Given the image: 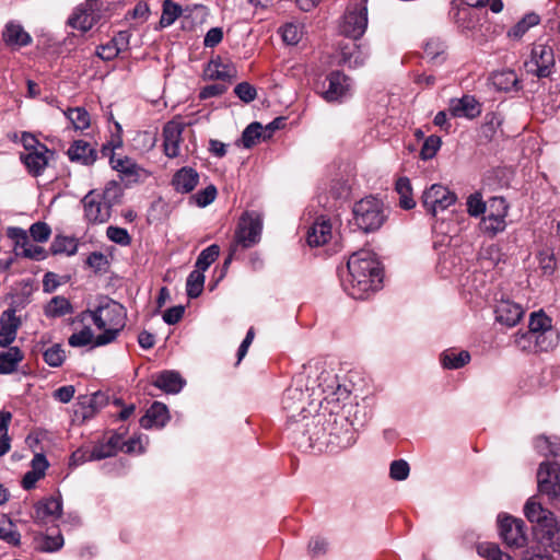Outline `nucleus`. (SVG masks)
Listing matches in <instances>:
<instances>
[{
  "instance_id": "40",
  "label": "nucleus",
  "mask_w": 560,
  "mask_h": 560,
  "mask_svg": "<svg viewBox=\"0 0 560 560\" xmlns=\"http://www.w3.org/2000/svg\"><path fill=\"white\" fill-rule=\"evenodd\" d=\"M73 312L72 305L65 296H54L46 306V315L50 317H60Z\"/></svg>"
},
{
  "instance_id": "6",
  "label": "nucleus",
  "mask_w": 560,
  "mask_h": 560,
  "mask_svg": "<svg viewBox=\"0 0 560 560\" xmlns=\"http://www.w3.org/2000/svg\"><path fill=\"white\" fill-rule=\"evenodd\" d=\"M524 67L528 74L539 79L549 78L556 68L553 48L547 44H535Z\"/></svg>"
},
{
  "instance_id": "22",
  "label": "nucleus",
  "mask_w": 560,
  "mask_h": 560,
  "mask_svg": "<svg viewBox=\"0 0 560 560\" xmlns=\"http://www.w3.org/2000/svg\"><path fill=\"white\" fill-rule=\"evenodd\" d=\"M96 10L97 5H93V10H91L86 2L85 5H80L73 11L72 15L68 20V24L72 28L85 33L90 31L100 19Z\"/></svg>"
},
{
  "instance_id": "64",
  "label": "nucleus",
  "mask_w": 560,
  "mask_h": 560,
  "mask_svg": "<svg viewBox=\"0 0 560 560\" xmlns=\"http://www.w3.org/2000/svg\"><path fill=\"white\" fill-rule=\"evenodd\" d=\"M22 247H23L22 255L26 258L40 260L46 257L45 249L38 245L28 244V242H27L26 245H22Z\"/></svg>"
},
{
  "instance_id": "45",
  "label": "nucleus",
  "mask_w": 560,
  "mask_h": 560,
  "mask_svg": "<svg viewBox=\"0 0 560 560\" xmlns=\"http://www.w3.org/2000/svg\"><path fill=\"white\" fill-rule=\"evenodd\" d=\"M44 361L51 368H59L66 360V352L60 343H55L43 351Z\"/></svg>"
},
{
  "instance_id": "63",
  "label": "nucleus",
  "mask_w": 560,
  "mask_h": 560,
  "mask_svg": "<svg viewBox=\"0 0 560 560\" xmlns=\"http://www.w3.org/2000/svg\"><path fill=\"white\" fill-rule=\"evenodd\" d=\"M184 312V306H173L164 312L163 319L168 325H175L182 319Z\"/></svg>"
},
{
  "instance_id": "41",
  "label": "nucleus",
  "mask_w": 560,
  "mask_h": 560,
  "mask_svg": "<svg viewBox=\"0 0 560 560\" xmlns=\"http://www.w3.org/2000/svg\"><path fill=\"white\" fill-rule=\"evenodd\" d=\"M304 25L302 23H285L282 27V42L288 45H298L304 37Z\"/></svg>"
},
{
  "instance_id": "18",
  "label": "nucleus",
  "mask_w": 560,
  "mask_h": 560,
  "mask_svg": "<svg viewBox=\"0 0 560 560\" xmlns=\"http://www.w3.org/2000/svg\"><path fill=\"white\" fill-rule=\"evenodd\" d=\"M524 514L530 523H536V534L544 529V525L556 520L552 512L545 509L536 497L529 498L524 505Z\"/></svg>"
},
{
  "instance_id": "12",
  "label": "nucleus",
  "mask_w": 560,
  "mask_h": 560,
  "mask_svg": "<svg viewBox=\"0 0 560 560\" xmlns=\"http://www.w3.org/2000/svg\"><path fill=\"white\" fill-rule=\"evenodd\" d=\"M538 491L550 501H560V466L557 463H541L537 471Z\"/></svg>"
},
{
  "instance_id": "32",
  "label": "nucleus",
  "mask_w": 560,
  "mask_h": 560,
  "mask_svg": "<svg viewBox=\"0 0 560 560\" xmlns=\"http://www.w3.org/2000/svg\"><path fill=\"white\" fill-rule=\"evenodd\" d=\"M236 68L221 58L212 59L206 69V75L211 80L230 81L236 78Z\"/></svg>"
},
{
  "instance_id": "58",
  "label": "nucleus",
  "mask_w": 560,
  "mask_h": 560,
  "mask_svg": "<svg viewBox=\"0 0 560 560\" xmlns=\"http://www.w3.org/2000/svg\"><path fill=\"white\" fill-rule=\"evenodd\" d=\"M236 96L245 103H250L257 96L256 89L248 82H241L234 88Z\"/></svg>"
},
{
  "instance_id": "16",
  "label": "nucleus",
  "mask_w": 560,
  "mask_h": 560,
  "mask_svg": "<svg viewBox=\"0 0 560 560\" xmlns=\"http://www.w3.org/2000/svg\"><path fill=\"white\" fill-rule=\"evenodd\" d=\"M339 60L338 62L349 68H358L363 66L369 57V52L361 45L355 43V39H348L339 45Z\"/></svg>"
},
{
  "instance_id": "25",
  "label": "nucleus",
  "mask_w": 560,
  "mask_h": 560,
  "mask_svg": "<svg viewBox=\"0 0 560 560\" xmlns=\"http://www.w3.org/2000/svg\"><path fill=\"white\" fill-rule=\"evenodd\" d=\"M20 319L13 310L4 311L0 318V347L10 346L16 338Z\"/></svg>"
},
{
  "instance_id": "21",
  "label": "nucleus",
  "mask_w": 560,
  "mask_h": 560,
  "mask_svg": "<svg viewBox=\"0 0 560 560\" xmlns=\"http://www.w3.org/2000/svg\"><path fill=\"white\" fill-rule=\"evenodd\" d=\"M332 237V225L329 219L318 217L307 231L306 242L311 247L327 244Z\"/></svg>"
},
{
  "instance_id": "62",
  "label": "nucleus",
  "mask_w": 560,
  "mask_h": 560,
  "mask_svg": "<svg viewBox=\"0 0 560 560\" xmlns=\"http://www.w3.org/2000/svg\"><path fill=\"white\" fill-rule=\"evenodd\" d=\"M116 455L106 442L96 444L90 455L91 459L100 460Z\"/></svg>"
},
{
  "instance_id": "54",
  "label": "nucleus",
  "mask_w": 560,
  "mask_h": 560,
  "mask_svg": "<svg viewBox=\"0 0 560 560\" xmlns=\"http://www.w3.org/2000/svg\"><path fill=\"white\" fill-rule=\"evenodd\" d=\"M478 552L486 557L488 560H514L508 553L502 552L500 548L494 544L480 545Z\"/></svg>"
},
{
  "instance_id": "61",
  "label": "nucleus",
  "mask_w": 560,
  "mask_h": 560,
  "mask_svg": "<svg viewBox=\"0 0 560 560\" xmlns=\"http://www.w3.org/2000/svg\"><path fill=\"white\" fill-rule=\"evenodd\" d=\"M62 546L63 538L61 535L45 536L40 545V550L46 552H54L59 550Z\"/></svg>"
},
{
  "instance_id": "51",
  "label": "nucleus",
  "mask_w": 560,
  "mask_h": 560,
  "mask_svg": "<svg viewBox=\"0 0 560 560\" xmlns=\"http://www.w3.org/2000/svg\"><path fill=\"white\" fill-rule=\"evenodd\" d=\"M467 212L471 217H479L485 213L488 207L479 192L471 194L466 201Z\"/></svg>"
},
{
  "instance_id": "34",
  "label": "nucleus",
  "mask_w": 560,
  "mask_h": 560,
  "mask_svg": "<svg viewBox=\"0 0 560 560\" xmlns=\"http://www.w3.org/2000/svg\"><path fill=\"white\" fill-rule=\"evenodd\" d=\"M24 353L19 347H9L8 350L0 352V373L11 374L18 370L23 361Z\"/></svg>"
},
{
  "instance_id": "30",
  "label": "nucleus",
  "mask_w": 560,
  "mask_h": 560,
  "mask_svg": "<svg viewBox=\"0 0 560 560\" xmlns=\"http://www.w3.org/2000/svg\"><path fill=\"white\" fill-rule=\"evenodd\" d=\"M2 37L5 44L12 47H23L32 42L31 35L21 24L15 22H10L5 25Z\"/></svg>"
},
{
  "instance_id": "9",
  "label": "nucleus",
  "mask_w": 560,
  "mask_h": 560,
  "mask_svg": "<svg viewBox=\"0 0 560 560\" xmlns=\"http://www.w3.org/2000/svg\"><path fill=\"white\" fill-rule=\"evenodd\" d=\"M261 229L262 219L259 213L255 211L244 212L240 218L235 232V246L241 245L243 248L252 247L259 241Z\"/></svg>"
},
{
  "instance_id": "53",
  "label": "nucleus",
  "mask_w": 560,
  "mask_h": 560,
  "mask_svg": "<svg viewBox=\"0 0 560 560\" xmlns=\"http://www.w3.org/2000/svg\"><path fill=\"white\" fill-rule=\"evenodd\" d=\"M423 48L427 57L434 60L445 51L446 44L439 37H431L425 42Z\"/></svg>"
},
{
  "instance_id": "7",
  "label": "nucleus",
  "mask_w": 560,
  "mask_h": 560,
  "mask_svg": "<svg viewBox=\"0 0 560 560\" xmlns=\"http://www.w3.org/2000/svg\"><path fill=\"white\" fill-rule=\"evenodd\" d=\"M366 27V3L350 0L340 24L341 33L349 37V39H359L365 33Z\"/></svg>"
},
{
  "instance_id": "43",
  "label": "nucleus",
  "mask_w": 560,
  "mask_h": 560,
  "mask_svg": "<svg viewBox=\"0 0 560 560\" xmlns=\"http://www.w3.org/2000/svg\"><path fill=\"white\" fill-rule=\"evenodd\" d=\"M0 539L13 546H19L21 542V535L9 518H0Z\"/></svg>"
},
{
  "instance_id": "15",
  "label": "nucleus",
  "mask_w": 560,
  "mask_h": 560,
  "mask_svg": "<svg viewBox=\"0 0 560 560\" xmlns=\"http://www.w3.org/2000/svg\"><path fill=\"white\" fill-rule=\"evenodd\" d=\"M62 502L58 497H48L37 501L33 506L31 517L37 524H46L61 516Z\"/></svg>"
},
{
  "instance_id": "14",
  "label": "nucleus",
  "mask_w": 560,
  "mask_h": 560,
  "mask_svg": "<svg viewBox=\"0 0 560 560\" xmlns=\"http://www.w3.org/2000/svg\"><path fill=\"white\" fill-rule=\"evenodd\" d=\"M324 378H319L318 381H312V395L314 398H320L319 404L323 405L326 402L327 405L338 406L339 402L346 400L350 393L346 386L339 383L338 376L335 374V382L332 385H326Z\"/></svg>"
},
{
  "instance_id": "1",
  "label": "nucleus",
  "mask_w": 560,
  "mask_h": 560,
  "mask_svg": "<svg viewBox=\"0 0 560 560\" xmlns=\"http://www.w3.org/2000/svg\"><path fill=\"white\" fill-rule=\"evenodd\" d=\"M342 288L349 296L363 300L382 288L383 269L376 255L369 249L353 253L347 264Z\"/></svg>"
},
{
  "instance_id": "29",
  "label": "nucleus",
  "mask_w": 560,
  "mask_h": 560,
  "mask_svg": "<svg viewBox=\"0 0 560 560\" xmlns=\"http://www.w3.org/2000/svg\"><path fill=\"white\" fill-rule=\"evenodd\" d=\"M198 183L199 174L191 167H182L172 178V186L180 194H188L192 191Z\"/></svg>"
},
{
  "instance_id": "47",
  "label": "nucleus",
  "mask_w": 560,
  "mask_h": 560,
  "mask_svg": "<svg viewBox=\"0 0 560 560\" xmlns=\"http://www.w3.org/2000/svg\"><path fill=\"white\" fill-rule=\"evenodd\" d=\"M66 116L72 122L75 130H84L90 127V114L83 107L70 108Z\"/></svg>"
},
{
  "instance_id": "38",
  "label": "nucleus",
  "mask_w": 560,
  "mask_h": 560,
  "mask_svg": "<svg viewBox=\"0 0 560 560\" xmlns=\"http://www.w3.org/2000/svg\"><path fill=\"white\" fill-rule=\"evenodd\" d=\"M539 22L540 18L538 14L534 12L527 13L508 31L506 35L510 39L520 40L530 27L538 25Z\"/></svg>"
},
{
  "instance_id": "49",
  "label": "nucleus",
  "mask_w": 560,
  "mask_h": 560,
  "mask_svg": "<svg viewBox=\"0 0 560 560\" xmlns=\"http://www.w3.org/2000/svg\"><path fill=\"white\" fill-rule=\"evenodd\" d=\"M262 125L259 122H252L248 125L242 135V142L243 145L247 149L255 145L259 140L260 136L262 135Z\"/></svg>"
},
{
  "instance_id": "17",
  "label": "nucleus",
  "mask_w": 560,
  "mask_h": 560,
  "mask_svg": "<svg viewBox=\"0 0 560 560\" xmlns=\"http://www.w3.org/2000/svg\"><path fill=\"white\" fill-rule=\"evenodd\" d=\"M448 112L453 117L474 119L481 114V104L472 95L451 98Z\"/></svg>"
},
{
  "instance_id": "52",
  "label": "nucleus",
  "mask_w": 560,
  "mask_h": 560,
  "mask_svg": "<svg viewBox=\"0 0 560 560\" xmlns=\"http://www.w3.org/2000/svg\"><path fill=\"white\" fill-rule=\"evenodd\" d=\"M442 144L441 138L438 136L428 137L421 148L420 156L422 160H430L435 156Z\"/></svg>"
},
{
  "instance_id": "2",
  "label": "nucleus",
  "mask_w": 560,
  "mask_h": 560,
  "mask_svg": "<svg viewBox=\"0 0 560 560\" xmlns=\"http://www.w3.org/2000/svg\"><path fill=\"white\" fill-rule=\"evenodd\" d=\"M97 329L103 330L95 340V346H104L114 341L126 325L125 307L107 299L94 311L89 312Z\"/></svg>"
},
{
  "instance_id": "35",
  "label": "nucleus",
  "mask_w": 560,
  "mask_h": 560,
  "mask_svg": "<svg viewBox=\"0 0 560 560\" xmlns=\"http://www.w3.org/2000/svg\"><path fill=\"white\" fill-rule=\"evenodd\" d=\"M440 360L444 369L457 370L470 361V354L466 350L447 349L442 352Z\"/></svg>"
},
{
  "instance_id": "36",
  "label": "nucleus",
  "mask_w": 560,
  "mask_h": 560,
  "mask_svg": "<svg viewBox=\"0 0 560 560\" xmlns=\"http://www.w3.org/2000/svg\"><path fill=\"white\" fill-rule=\"evenodd\" d=\"M491 82L498 91L510 92L518 89V78L513 70L493 72L491 75Z\"/></svg>"
},
{
  "instance_id": "48",
  "label": "nucleus",
  "mask_w": 560,
  "mask_h": 560,
  "mask_svg": "<svg viewBox=\"0 0 560 560\" xmlns=\"http://www.w3.org/2000/svg\"><path fill=\"white\" fill-rule=\"evenodd\" d=\"M220 255V247L217 244H212L205 248L198 256L195 264V268L206 271L212 262L217 260Z\"/></svg>"
},
{
  "instance_id": "46",
  "label": "nucleus",
  "mask_w": 560,
  "mask_h": 560,
  "mask_svg": "<svg viewBox=\"0 0 560 560\" xmlns=\"http://www.w3.org/2000/svg\"><path fill=\"white\" fill-rule=\"evenodd\" d=\"M396 190L400 196L401 208L409 210L416 206L415 200L411 197V185L410 180L406 177H401L396 183Z\"/></svg>"
},
{
  "instance_id": "50",
  "label": "nucleus",
  "mask_w": 560,
  "mask_h": 560,
  "mask_svg": "<svg viewBox=\"0 0 560 560\" xmlns=\"http://www.w3.org/2000/svg\"><path fill=\"white\" fill-rule=\"evenodd\" d=\"M182 14L180 5L165 0L163 3V12L160 20L161 25L168 26L175 22V20Z\"/></svg>"
},
{
  "instance_id": "23",
  "label": "nucleus",
  "mask_w": 560,
  "mask_h": 560,
  "mask_svg": "<svg viewBox=\"0 0 560 560\" xmlns=\"http://www.w3.org/2000/svg\"><path fill=\"white\" fill-rule=\"evenodd\" d=\"M514 343L522 351H548L552 349V342L546 341V335H535L529 330L516 332Z\"/></svg>"
},
{
  "instance_id": "5",
  "label": "nucleus",
  "mask_w": 560,
  "mask_h": 560,
  "mask_svg": "<svg viewBox=\"0 0 560 560\" xmlns=\"http://www.w3.org/2000/svg\"><path fill=\"white\" fill-rule=\"evenodd\" d=\"M352 213L354 224L366 233L378 230L386 219L384 203L372 196L355 202Z\"/></svg>"
},
{
  "instance_id": "3",
  "label": "nucleus",
  "mask_w": 560,
  "mask_h": 560,
  "mask_svg": "<svg viewBox=\"0 0 560 560\" xmlns=\"http://www.w3.org/2000/svg\"><path fill=\"white\" fill-rule=\"evenodd\" d=\"M318 377L324 378L326 385H332L335 382L332 369L320 359H312L302 365L301 371L293 375L292 382L285 390L288 396L293 400H302L305 394L313 397L312 381L317 382Z\"/></svg>"
},
{
  "instance_id": "26",
  "label": "nucleus",
  "mask_w": 560,
  "mask_h": 560,
  "mask_svg": "<svg viewBox=\"0 0 560 560\" xmlns=\"http://www.w3.org/2000/svg\"><path fill=\"white\" fill-rule=\"evenodd\" d=\"M67 154L72 162L82 165H92L97 159V152L84 140H75L69 147Z\"/></svg>"
},
{
  "instance_id": "19",
  "label": "nucleus",
  "mask_w": 560,
  "mask_h": 560,
  "mask_svg": "<svg viewBox=\"0 0 560 560\" xmlns=\"http://www.w3.org/2000/svg\"><path fill=\"white\" fill-rule=\"evenodd\" d=\"M494 313L498 323L513 327L522 319L524 310L520 304L509 299H502L498 302Z\"/></svg>"
},
{
  "instance_id": "37",
  "label": "nucleus",
  "mask_w": 560,
  "mask_h": 560,
  "mask_svg": "<svg viewBox=\"0 0 560 560\" xmlns=\"http://www.w3.org/2000/svg\"><path fill=\"white\" fill-rule=\"evenodd\" d=\"M80 405L83 407V418L93 417L101 408L108 404V397L102 392H96L91 396H81Z\"/></svg>"
},
{
  "instance_id": "33",
  "label": "nucleus",
  "mask_w": 560,
  "mask_h": 560,
  "mask_svg": "<svg viewBox=\"0 0 560 560\" xmlns=\"http://www.w3.org/2000/svg\"><path fill=\"white\" fill-rule=\"evenodd\" d=\"M185 381L182 378L179 373L174 371H164L156 376L153 385L168 394L178 393Z\"/></svg>"
},
{
  "instance_id": "42",
  "label": "nucleus",
  "mask_w": 560,
  "mask_h": 560,
  "mask_svg": "<svg viewBox=\"0 0 560 560\" xmlns=\"http://www.w3.org/2000/svg\"><path fill=\"white\" fill-rule=\"evenodd\" d=\"M203 272L205 271L196 268L195 270H192L189 273V276L187 278V282H186V291H187V295L190 299H196L201 294V292L203 290V283H205Z\"/></svg>"
},
{
  "instance_id": "8",
  "label": "nucleus",
  "mask_w": 560,
  "mask_h": 560,
  "mask_svg": "<svg viewBox=\"0 0 560 560\" xmlns=\"http://www.w3.org/2000/svg\"><path fill=\"white\" fill-rule=\"evenodd\" d=\"M487 214L480 222V229L483 233L495 236L503 232L506 228L505 218L508 215L509 206L504 198L493 197L489 199Z\"/></svg>"
},
{
  "instance_id": "60",
  "label": "nucleus",
  "mask_w": 560,
  "mask_h": 560,
  "mask_svg": "<svg viewBox=\"0 0 560 560\" xmlns=\"http://www.w3.org/2000/svg\"><path fill=\"white\" fill-rule=\"evenodd\" d=\"M31 236L36 242H45L49 238L51 230L45 222H35L30 228Z\"/></svg>"
},
{
  "instance_id": "39",
  "label": "nucleus",
  "mask_w": 560,
  "mask_h": 560,
  "mask_svg": "<svg viewBox=\"0 0 560 560\" xmlns=\"http://www.w3.org/2000/svg\"><path fill=\"white\" fill-rule=\"evenodd\" d=\"M78 250V243L74 237L58 235L50 245V252L54 255L67 254L74 255Z\"/></svg>"
},
{
  "instance_id": "20",
  "label": "nucleus",
  "mask_w": 560,
  "mask_h": 560,
  "mask_svg": "<svg viewBox=\"0 0 560 560\" xmlns=\"http://www.w3.org/2000/svg\"><path fill=\"white\" fill-rule=\"evenodd\" d=\"M184 125L178 121H168L163 128V147L164 153L168 158H176L179 155V148L183 141L182 133Z\"/></svg>"
},
{
  "instance_id": "27",
  "label": "nucleus",
  "mask_w": 560,
  "mask_h": 560,
  "mask_svg": "<svg viewBox=\"0 0 560 560\" xmlns=\"http://www.w3.org/2000/svg\"><path fill=\"white\" fill-rule=\"evenodd\" d=\"M167 407L159 401L152 404L145 415L140 418V425L143 429L162 428L168 421Z\"/></svg>"
},
{
  "instance_id": "55",
  "label": "nucleus",
  "mask_w": 560,
  "mask_h": 560,
  "mask_svg": "<svg viewBox=\"0 0 560 560\" xmlns=\"http://www.w3.org/2000/svg\"><path fill=\"white\" fill-rule=\"evenodd\" d=\"M410 467L409 464L404 459H397L392 462L389 467V476L392 479L397 481L406 480L409 476Z\"/></svg>"
},
{
  "instance_id": "4",
  "label": "nucleus",
  "mask_w": 560,
  "mask_h": 560,
  "mask_svg": "<svg viewBox=\"0 0 560 560\" xmlns=\"http://www.w3.org/2000/svg\"><path fill=\"white\" fill-rule=\"evenodd\" d=\"M120 189L115 182L105 187L103 194L89 191L82 199L85 219L90 223H104L110 218L112 207L118 202Z\"/></svg>"
},
{
  "instance_id": "13",
  "label": "nucleus",
  "mask_w": 560,
  "mask_h": 560,
  "mask_svg": "<svg viewBox=\"0 0 560 560\" xmlns=\"http://www.w3.org/2000/svg\"><path fill=\"white\" fill-rule=\"evenodd\" d=\"M499 532L503 541L514 548L524 547L527 542L525 524L521 518L510 515H499Z\"/></svg>"
},
{
  "instance_id": "28",
  "label": "nucleus",
  "mask_w": 560,
  "mask_h": 560,
  "mask_svg": "<svg viewBox=\"0 0 560 560\" xmlns=\"http://www.w3.org/2000/svg\"><path fill=\"white\" fill-rule=\"evenodd\" d=\"M529 331L535 335H546V341L552 342V348L556 346L558 335L551 329V319L542 312H535L530 315Z\"/></svg>"
},
{
  "instance_id": "56",
  "label": "nucleus",
  "mask_w": 560,
  "mask_h": 560,
  "mask_svg": "<svg viewBox=\"0 0 560 560\" xmlns=\"http://www.w3.org/2000/svg\"><path fill=\"white\" fill-rule=\"evenodd\" d=\"M93 332L90 327H84L79 332L72 334L68 342L71 347H83L93 341Z\"/></svg>"
},
{
  "instance_id": "24",
  "label": "nucleus",
  "mask_w": 560,
  "mask_h": 560,
  "mask_svg": "<svg viewBox=\"0 0 560 560\" xmlns=\"http://www.w3.org/2000/svg\"><path fill=\"white\" fill-rule=\"evenodd\" d=\"M47 153H49L47 147L40 145L36 151L21 154V161L33 176H39L48 164Z\"/></svg>"
},
{
  "instance_id": "44",
  "label": "nucleus",
  "mask_w": 560,
  "mask_h": 560,
  "mask_svg": "<svg viewBox=\"0 0 560 560\" xmlns=\"http://www.w3.org/2000/svg\"><path fill=\"white\" fill-rule=\"evenodd\" d=\"M110 164L114 170L118 171L119 173L128 177H138L139 172L141 171V168L132 160L128 158L116 159L115 156H112Z\"/></svg>"
},
{
  "instance_id": "10",
  "label": "nucleus",
  "mask_w": 560,
  "mask_h": 560,
  "mask_svg": "<svg viewBox=\"0 0 560 560\" xmlns=\"http://www.w3.org/2000/svg\"><path fill=\"white\" fill-rule=\"evenodd\" d=\"M457 200L455 192L441 184H433L422 194V205L432 215L446 210Z\"/></svg>"
},
{
  "instance_id": "11",
  "label": "nucleus",
  "mask_w": 560,
  "mask_h": 560,
  "mask_svg": "<svg viewBox=\"0 0 560 560\" xmlns=\"http://www.w3.org/2000/svg\"><path fill=\"white\" fill-rule=\"evenodd\" d=\"M320 93L327 102H343L352 94V82L345 73L332 71L323 81Z\"/></svg>"
},
{
  "instance_id": "59",
  "label": "nucleus",
  "mask_w": 560,
  "mask_h": 560,
  "mask_svg": "<svg viewBox=\"0 0 560 560\" xmlns=\"http://www.w3.org/2000/svg\"><path fill=\"white\" fill-rule=\"evenodd\" d=\"M217 197V188L213 185H209L205 189L198 191L192 196V199L199 207H206L210 205Z\"/></svg>"
},
{
  "instance_id": "31",
  "label": "nucleus",
  "mask_w": 560,
  "mask_h": 560,
  "mask_svg": "<svg viewBox=\"0 0 560 560\" xmlns=\"http://www.w3.org/2000/svg\"><path fill=\"white\" fill-rule=\"evenodd\" d=\"M538 541L553 552L560 553V522L556 518L536 534Z\"/></svg>"
},
{
  "instance_id": "57",
  "label": "nucleus",
  "mask_w": 560,
  "mask_h": 560,
  "mask_svg": "<svg viewBox=\"0 0 560 560\" xmlns=\"http://www.w3.org/2000/svg\"><path fill=\"white\" fill-rule=\"evenodd\" d=\"M106 235L112 242L120 245H129L131 242V237L129 236L127 230L122 228L108 226Z\"/></svg>"
}]
</instances>
